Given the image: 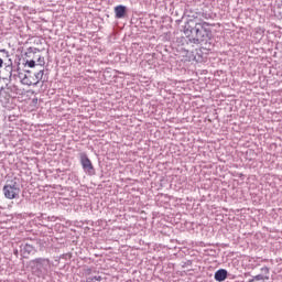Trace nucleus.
<instances>
[{
  "label": "nucleus",
  "mask_w": 282,
  "mask_h": 282,
  "mask_svg": "<svg viewBox=\"0 0 282 282\" xmlns=\"http://www.w3.org/2000/svg\"><path fill=\"white\" fill-rule=\"evenodd\" d=\"M25 65H28V67H36V62L34 59L31 61H26Z\"/></svg>",
  "instance_id": "9b49d317"
},
{
  "label": "nucleus",
  "mask_w": 282,
  "mask_h": 282,
  "mask_svg": "<svg viewBox=\"0 0 282 282\" xmlns=\"http://www.w3.org/2000/svg\"><path fill=\"white\" fill-rule=\"evenodd\" d=\"M15 257H19V250L14 251Z\"/></svg>",
  "instance_id": "2eb2a0df"
},
{
  "label": "nucleus",
  "mask_w": 282,
  "mask_h": 282,
  "mask_svg": "<svg viewBox=\"0 0 282 282\" xmlns=\"http://www.w3.org/2000/svg\"><path fill=\"white\" fill-rule=\"evenodd\" d=\"M260 270H261L262 274H270V268H268V267H262Z\"/></svg>",
  "instance_id": "ddd939ff"
},
{
  "label": "nucleus",
  "mask_w": 282,
  "mask_h": 282,
  "mask_svg": "<svg viewBox=\"0 0 282 282\" xmlns=\"http://www.w3.org/2000/svg\"><path fill=\"white\" fill-rule=\"evenodd\" d=\"M193 21L185 24L184 34L187 37L188 43L199 45V43H208L213 39V31L208 28V22H196L193 25Z\"/></svg>",
  "instance_id": "f257e3e1"
},
{
  "label": "nucleus",
  "mask_w": 282,
  "mask_h": 282,
  "mask_svg": "<svg viewBox=\"0 0 282 282\" xmlns=\"http://www.w3.org/2000/svg\"><path fill=\"white\" fill-rule=\"evenodd\" d=\"M20 252H21V257H23V259H28L30 257V254H34V252H36V248L34 246L25 242L20 246Z\"/></svg>",
  "instance_id": "39448f33"
},
{
  "label": "nucleus",
  "mask_w": 282,
  "mask_h": 282,
  "mask_svg": "<svg viewBox=\"0 0 282 282\" xmlns=\"http://www.w3.org/2000/svg\"><path fill=\"white\" fill-rule=\"evenodd\" d=\"M0 68L3 67V62L6 61V58H9L10 53L6 50H0Z\"/></svg>",
  "instance_id": "6e6552de"
},
{
  "label": "nucleus",
  "mask_w": 282,
  "mask_h": 282,
  "mask_svg": "<svg viewBox=\"0 0 282 282\" xmlns=\"http://www.w3.org/2000/svg\"><path fill=\"white\" fill-rule=\"evenodd\" d=\"M126 14H127V7H124L123 4H119L115 7L116 19H124Z\"/></svg>",
  "instance_id": "0eeeda50"
},
{
  "label": "nucleus",
  "mask_w": 282,
  "mask_h": 282,
  "mask_svg": "<svg viewBox=\"0 0 282 282\" xmlns=\"http://www.w3.org/2000/svg\"><path fill=\"white\" fill-rule=\"evenodd\" d=\"M1 96H3V93H0V98H1Z\"/></svg>",
  "instance_id": "dca6fc26"
},
{
  "label": "nucleus",
  "mask_w": 282,
  "mask_h": 282,
  "mask_svg": "<svg viewBox=\"0 0 282 282\" xmlns=\"http://www.w3.org/2000/svg\"><path fill=\"white\" fill-rule=\"evenodd\" d=\"M8 69H10V78H12V73L14 72V69H12V66H8Z\"/></svg>",
  "instance_id": "4468645a"
},
{
  "label": "nucleus",
  "mask_w": 282,
  "mask_h": 282,
  "mask_svg": "<svg viewBox=\"0 0 282 282\" xmlns=\"http://www.w3.org/2000/svg\"><path fill=\"white\" fill-rule=\"evenodd\" d=\"M102 281V278L100 275L89 276L87 279V282H100Z\"/></svg>",
  "instance_id": "9d476101"
},
{
  "label": "nucleus",
  "mask_w": 282,
  "mask_h": 282,
  "mask_svg": "<svg viewBox=\"0 0 282 282\" xmlns=\"http://www.w3.org/2000/svg\"><path fill=\"white\" fill-rule=\"evenodd\" d=\"M43 76H45V70H43V69L35 74V79H36L35 85H39V83H41V80H43Z\"/></svg>",
  "instance_id": "1a4fd4ad"
},
{
  "label": "nucleus",
  "mask_w": 282,
  "mask_h": 282,
  "mask_svg": "<svg viewBox=\"0 0 282 282\" xmlns=\"http://www.w3.org/2000/svg\"><path fill=\"white\" fill-rule=\"evenodd\" d=\"M215 281L223 282L228 279V271L226 269H219L215 272L214 275Z\"/></svg>",
  "instance_id": "423d86ee"
},
{
  "label": "nucleus",
  "mask_w": 282,
  "mask_h": 282,
  "mask_svg": "<svg viewBox=\"0 0 282 282\" xmlns=\"http://www.w3.org/2000/svg\"><path fill=\"white\" fill-rule=\"evenodd\" d=\"M37 65H40L41 67H43L45 65V57H39L37 58Z\"/></svg>",
  "instance_id": "f8f14e48"
},
{
  "label": "nucleus",
  "mask_w": 282,
  "mask_h": 282,
  "mask_svg": "<svg viewBox=\"0 0 282 282\" xmlns=\"http://www.w3.org/2000/svg\"><path fill=\"white\" fill-rule=\"evenodd\" d=\"M31 263L36 269L35 272L39 279L50 276V270H52V265H54V262L47 258H35L31 260Z\"/></svg>",
  "instance_id": "f03ea898"
},
{
  "label": "nucleus",
  "mask_w": 282,
  "mask_h": 282,
  "mask_svg": "<svg viewBox=\"0 0 282 282\" xmlns=\"http://www.w3.org/2000/svg\"><path fill=\"white\" fill-rule=\"evenodd\" d=\"M2 193L7 199H17L21 193V187H19L17 181H10L3 186Z\"/></svg>",
  "instance_id": "7ed1b4c3"
},
{
  "label": "nucleus",
  "mask_w": 282,
  "mask_h": 282,
  "mask_svg": "<svg viewBox=\"0 0 282 282\" xmlns=\"http://www.w3.org/2000/svg\"><path fill=\"white\" fill-rule=\"evenodd\" d=\"M79 162L85 173H88V175H94V173H96L94 164L91 163V160H89V156H87V153L79 154Z\"/></svg>",
  "instance_id": "20e7f679"
}]
</instances>
